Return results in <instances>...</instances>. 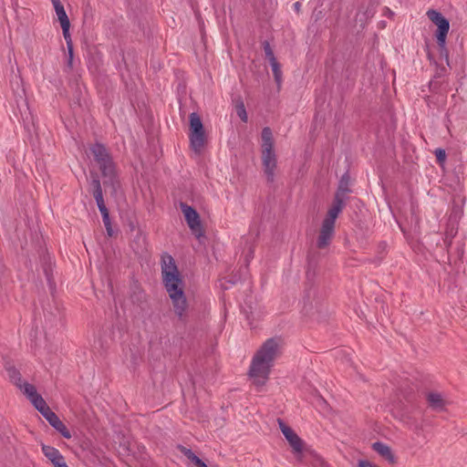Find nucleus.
<instances>
[{
	"label": "nucleus",
	"instance_id": "obj_1",
	"mask_svg": "<svg viewBox=\"0 0 467 467\" xmlns=\"http://www.w3.org/2000/svg\"><path fill=\"white\" fill-rule=\"evenodd\" d=\"M161 277L174 313L180 318H183L188 309V302L184 294V281L175 260L167 254L161 256Z\"/></svg>",
	"mask_w": 467,
	"mask_h": 467
},
{
	"label": "nucleus",
	"instance_id": "obj_2",
	"mask_svg": "<svg viewBox=\"0 0 467 467\" xmlns=\"http://www.w3.org/2000/svg\"><path fill=\"white\" fill-rule=\"evenodd\" d=\"M283 340L281 337H271L265 340L254 353L250 368L249 376L257 386H264L274 367L275 361L281 356Z\"/></svg>",
	"mask_w": 467,
	"mask_h": 467
},
{
	"label": "nucleus",
	"instance_id": "obj_3",
	"mask_svg": "<svg viewBox=\"0 0 467 467\" xmlns=\"http://www.w3.org/2000/svg\"><path fill=\"white\" fill-rule=\"evenodd\" d=\"M262 164L269 182H273L277 166L276 154L274 150V138L270 128L265 127L261 133Z\"/></svg>",
	"mask_w": 467,
	"mask_h": 467
},
{
	"label": "nucleus",
	"instance_id": "obj_4",
	"mask_svg": "<svg viewBox=\"0 0 467 467\" xmlns=\"http://www.w3.org/2000/svg\"><path fill=\"white\" fill-rule=\"evenodd\" d=\"M190 119V133H189V139H190V145L192 150L195 153H201L202 150L204 148L206 138H205V131L204 127L202 122V119L200 116L192 112L189 116Z\"/></svg>",
	"mask_w": 467,
	"mask_h": 467
},
{
	"label": "nucleus",
	"instance_id": "obj_5",
	"mask_svg": "<svg viewBox=\"0 0 467 467\" xmlns=\"http://www.w3.org/2000/svg\"><path fill=\"white\" fill-rule=\"evenodd\" d=\"M91 152L103 175L113 183L116 174L115 166L106 148L102 144H95L91 147Z\"/></svg>",
	"mask_w": 467,
	"mask_h": 467
},
{
	"label": "nucleus",
	"instance_id": "obj_6",
	"mask_svg": "<svg viewBox=\"0 0 467 467\" xmlns=\"http://www.w3.org/2000/svg\"><path fill=\"white\" fill-rule=\"evenodd\" d=\"M428 17L433 22L437 27V42L441 50H445L446 36L450 29V23L440 12L435 10H430L427 13Z\"/></svg>",
	"mask_w": 467,
	"mask_h": 467
},
{
	"label": "nucleus",
	"instance_id": "obj_7",
	"mask_svg": "<svg viewBox=\"0 0 467 467\" xmlns=\"http://www.w3.org/2000/svg\"><path fill=\"white\" fill-rule=\"evenodd\" d=\"M182 212L185 217L188 226L192 230V232L197 236L202 235V226L200 216L198 213L191 206L181 203Z\"/></svg>",
	"mask_w": 467,
	"mask_h": 467
},
{
	"label": "nucleus",
	"instance_id": "obj_8",
	"mask_svg": "<svg viewBox=\"0 0 467 467\" xmlns=\"http://www.w3.org/2000/svg\"><path fill=\"white\" fill-rule=\"evenodd\" d=\"M335 234V224L323 221L318 234L317 245L319 249L327 247Z\"/></svg>",
	"mask_w": 467,
	"mask_h": 467
},
{
	"label": "nucleus",
	"instance_id": "obj_9",
	"mask_svg": "<svg viewBox=\"0 0 467 467\" xmlns=\"http://www.w3.org/2000/svg\"><path fill=\"white\" fill-rule=\"evenodd\" d=\"M279 428L288 441L291 447L296 451L299 452L302 451V441L301 439L295 433V431L285 424L281 420H278Z\"/></svg>",
	"mask_w": 467,
	"mask_h": 467
},
{
	"label": "nucleus",
	"instance_id": "obj_10",
	"mask_svg": "<svg viewBox=\"0 0 467 467\" xmlns=\"http://www.w3.org/2000/svg\"><path fill=\"white\" fill-rule=\"evenodd\" d=\"M345 205V200L341 199V195H335L332 206L327 211V216L323 221L335 224L336 219Z\"/></svg>",
	"mask_w": 467,
	"mask_h": 467
},
{
	"label": "nucleus",
	"instance_id": "obj_11",
	"mask_svg": "<svg viewBox=\"0 0 467 467\" xmlns=\"http://www.w3.org/2000/svg\"><path fill=\"white\" fill-rule=\"evenodd\" d=\"M430 407L437 411H441L449 404V401L439 392H430L427 395Z\"/></svg>",
	"mask_w": 467,
	"mask_h": 467
},
{
	"label": "nucleus",
	"instance_id": "obj_12",
	"mask_svg": "<svg viewBox=\"0 0 467 467\" xmlns=\"http://www.w3.org/2000/svg\"><path fill=\"white\" fill-rule=\"evenodd\" d=\"M372 448L378 452L382 458L388 461L389 463H396V457L393 454L390 447L382 442H374Z\"/></svg>",
	"mask_w": 467,
	"mask_h": 467
},
{
	"label": "nucleus",
	"instance_id": "obj_13",
	"mask_svg": "<svg viewBox=\"0 0 467 467\" xmlns=\"http://www.w3.org/2000/svg\"><path fill=\"white\" fill-rule=\"evenodd\" d=\"M48 423L56 429L64 438L70 439L71 434L69 431L67 429L65 424L59 420L57 414L54 417H51V420Z\"/></svg>",
	"mask_w": 467,
	"mask_h": 467
},
{
	"label": "nucleus",
	"instance_id": "obj_14",
	"mask_svg": "<svg viewBox=\"0 0 467 467\" xmlns=\"http://www.w3.org/2000/svg\"><path fill=\"white\" fill-rule=\"evenodd\" d=\"M51 2L53 4L56 15L57 16V19H58L60 25L66 24V23H70L69 19L67 17V15L65 11V8H64L62 3L60 2V0H51Z\"/></svg>",
	"mask_w": 467,
	"mask_h": 467
},
{
	"label": "nucleus",
	"instance_id": "obj_15",
	"mask_svg": "<svg viewBox=\"0 0 467 467\" xmlns=\"http://www.w3.org/2000/svg\"><path fill=\"white\" fill-rule=\"evenodd\" d=\"M17 388L23 391L29 400L38 394L35 386L26 381H23Z\"/></svg>",
	"mask_w": 467,
	"mask_h": 467
},
{
	"label": "nucleus",
	"instance_id": "obj_16",
	"mask_svg": "<svg viewBox=\"0 0 467 467\" xmlns=\"http://www.w3.org/2000/svg\"><path fill=\"white\" fill-rule=\"evenodd\" d=\"M349 191L350 190L348 188V176L344 175L340 180L339 186L336 192V195L340 194L341 199L346 200L347 194L349 192Z\"/></svg>",
	"mask_w": 467,
	"mask_h": 467
},
{
	"label": "nucleus",
	"instance_id": "obj_17",
	"mask_svg": "<svg viewBox=\"0 0 467 467\" xmlns=\"http://www.w3.org/2000/svg\"><path fill=\"white\" fill-rule=\"evenodd\" d=\"M42 451L50 462L53 460H57L58 455L60 454L58 450L48 445H43Z\"/></svg>",
	"mask_w": 467,
	"mask_h": 467
},
{
	"label": "nucleus",
	"instance_id": "obj_18",
	"mask_svg": "<svg viewBox=\"0 0 467 467\" xmlns=\"http://www.w3.org/2000/svg\"><path fill=\"white\" fill-rule=\"evenodd\" d=\"M7 371H8V376L11 379V381L16 386L18 387L19 385H21V383L23 382L22 380V378H21V375L19 373V371H17L15 368H7Z\"/></svg>",
	"mask_w": 467,
	"mask_h": 467
},
{
	"label": "nucleus",
	"instance_id": "obj_19",
	"mask_svg": "<svg viewBox=\"0 0 467 467\" xmlns=\"http://www.w3.org/2000/svg\"><path fill=\"white\" fill-rule=\"evenodd\" d=\"M30 401L38 411L43 410V409L47 406L45 400L39 394L31 399Z\"/></svg>",
	"mask_w": 467,
	"mask_h": 467
},
{
	"label": "nucleus",
	"instance_id": "obj_20",
	"mask_svg": "<svg viewBox=\"0 0 467 467\" xmlns=\"http://www.w3.org/2000/svg\"><path fill=\"white\" fill-rule=\"evenodd\" d=\"M270 65L272 67L274 78H275V81L277 82V84L280 85L281 80H282V72L280 69V66L277 61H273V63H270Z\"/></svg>",
	"mask_w": 467,
	"mask_h": 467
},
{
	"label": "nucleus",
	"instance_id": "obj_21",
	"mask_svg": "<svg viewBox=\"0 0 467 467\" xmlns=\"http://www.w3.org/2000/svg\"><path fill=\"white\" fill-rule=\"evenodd\" d=\"M94 198L97 202L98 208H101L106 206L103 200L102 189H99L98 191H94Z\"/></svg>",
	"mask_w": 467,
	"mask_h": 467
},
{
	"label": "nucleus",
	"instance_id": "obj_22",
	"mask_svg": "<svg viewBox=\"0 0 467 467\" xmlns=\"http://www.w3.org/2000/svg\"><path fill=\"white\" fill-rule=\"evenodd\" d=\"M237 115L244 122L247 121V113L242 102L237 106Z\"/></svg>",
	"mask_w": 467,
	"mask_h": 467
},
{
	"label": "nucleus",
	"instance_id": "obj_23",
	"mask_svg": "<svg viewBox=\"0 0 467 467\" xmlns=\"http://www.w3.org/2000/svg\"><path fill=\"white\" fill-rule=\"evenodd\" d=\"M60 26H61L62 30H63V36H64L65 40L67 42L69 41V43L72 44L71 43L70 34H69L70 23L62 24Z\"/></svg>",
	"mask_w": 467,
	"mask_h": 467
},
{
	"label": "nucleus",
	"instance_id": "obj_24",
	"mask_svg": "<svg viewBox=\"0 0 467 467\" xmlns=\"http://www.w3.org/2000/svg\"><path fill=\"white\" fill-rule=\"evenodd\" d=\"M265 53L266 57L269 59L270 63H273V61H276L274 52L268 43L265 45Z\"/></svg>",
	"mask_w": 467,
	"mask_h": 467
},
{
	"label": "nucleus",
	"instance_id": "obj_25",
	"mask_svg": "<svg viewBox=\"0 0 467 467\" xmlns=\"http://www.w3.org/2000/svg\"><path fill=\"white\" fill-rule=\"evenodd\" d=\"M39 412L43 415V417L49 421L51 420V417H54L56 415L55 412H53L48 406H46L43 410H39Z\"/></svg>",
	"mask_w": 467,
	"mask_h": 467
},
{
	"label": "nucleus",
	"instance_id": "obj_26",
	"mask_svg": "<svg viewBox=\"0 0 467 467\" xmlns=\"http://www.w3.org/2000/svg\"><path fill=\"white\" fill-rule=\"evenodd\" d=\"M51 462L53 463L54 467H67L61 453L58 455L57 460H53Z\"/></svg>",
	"mask_w": 467,
	"mask_h": 467
},
{
	"label": "nucleus",
	"instance_id": "obj_27",
	"mask_svg": "<svg viewBox=\"0 0 467 467\" xmlns=\"http://www.w3.org/2000/svg\"><path fill=\"white\" fill-rule=\"evenodd\" d=\"M179 451L187 457L188 460H191L192 456H194V453L192 451V450L184 447V446H178Z\"/></svg>",
	"mask_w": 467,
	"mask_h": 467
},
{
	"label": "nucleus",
	"instance_id": "obj_28",
	"mask_svg": "<svg viewBox=\"0 0 467 467\" xmlns=\"http://www.w3.org/2000/svg\"><path fill=\"white\" fill-rule=\"evenodd\" d=\"M196 467H208L197 455L194 454L190 460Z\"/></svg>",
	"mask_w": 467,
	"mask_h": 467
},
{
	"label": "nucleus",
	"instance_id": "obj_29",
	"mask_svg": "<svg viewBox=\"0 0 467 467\" xmlns=\"http://www.w3.org/2000/svg\"><path fill=\"white\" fill-rule=\"evenodd\" d=\"M435 155L439 162H443L446 158L445 150L442 149H437L435 150Z\"/></svg>",
	"mask_w": 467,
	"mask_h": 467
},
{
	"label": "nucleus",
	"instance_id": "obj_30",
	"mask_svg": "<svg viewBox=\"0 0 467 467\" xmlns=\"http://www.w3.org/2000/svg\"><path fill=\"white\" fill-rule=\"evenodd\" d=\"M358 467H378V466L369 461L359 460L358 462Z\"/></svg>",
	"mask_w": 467,
	"mask_h": 467
},
{
	"label": "nucleus",
	"instance_id": "obj_31",
	"mask_svg": "<svg viewBox=\"0 0 467 467\" xmlns=\"http://www.w3.org/2000/svg\"><path fill=\"white\" fill-rule=\"evenodd\" d=\"M67 48H68V66L71 67L72 65V60H73V47H72V44L69 43V41H67Z\"/></svg>",
	"mask_w": 467,
	"mask_h": 467
},
{
	"label": "nucleus",
	"instance_id": "obj_32",
	"mask_svg": "<svg viewBox=\"0 0 467 467\" xmlns=\"http://www.w3.org/2000/svg\"><path fill=\"white\" fill-rule=\"evenodd\" d=\"M99 212H100V213L102 215L103 221H107L108 218H109V211H108L107 207L103 206L101 208H99Z\"/></svg>",
	"mask_w": 467,
	"mask_h": 467
},
{
	"label": "nucleus",
	"instance_id": "obj_33",
	"mask_svg": "<svg viewBox=\"0 0 467 467\" xmlns=\"http://www.w3.org/2000/svg\"><path fill=\"white\" fill-rule=\"evenodd\" d=\"M104 223V225L106 227V230H107V233L109 236L112 235L113 232H112V228H111V224H110V220L109 218H108L107 221H103Z\"/></svg>",
	"mask_w": 467,
	"mask_h": 467
},
{
	"label": "nucleus",
	"instance_id": "obj_34",
	"mask_svg": "<svg viewBox=\"0 0 467 467\" xmlns=\"http://www.w3.org/2000/svg\"><path fill=\"white\" fill-rule=\"evenodd\" d=\"M92 184H93V187H94V191H98L99 189H101V185H100V182L98 179H94L93 182H92Z\"/></svg>",
	"mask_w": 467,
	"mask_h": 467
},
{
	"label": "nucleus",
	"instance_id": "obj_35",
	"mask_svg": "<svg viewBox=\"0 0 467 467\" xmlns=\"http://www.w3.org/2000/svg\"><path fill=\"white\" fill-rule=\"evenodd\" d=\"M295 6H296V9H298L299 3H296V4H295Z\"/></svg>",
	"mask_w": 467,
	"mask_h": 467
}]
</instances>
